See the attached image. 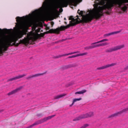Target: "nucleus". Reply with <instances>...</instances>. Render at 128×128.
<instances>
[{
	"label": "nucleus",
	"instance_id": "4468645a",
	"mask_svg": "<svg viewBox=\"0 0 128 128\" xmlns=\"http://www.w3.org/2000/svg\"><path fill=\"white\" fill-rule=\"evenodd\" d=\"M80 52L78 51H76L75 52H71L70 53H69L68 54H63L61 55H59L58 56H56L55 57V58H58L59 57H61L63 56H68L70 55H72L74 54H76L77 53H79Z\"/></svg>",
	"mask_w": 128,
	"mask_h": 128
},
{
	"label": "nucleus",
	"instance_id": "dca6fc26",
	"mask_svg": "<svg viewBox=\"0 0 128 128\" xmlns=\"http://www.w3.org/2000/svg\"><path fill=\"white\" fill-rule=\"evenodd\" d=\"M116 63H112L110 64H108L102 66V70L106 69L110 67L114 66L116 65Z\"/></svg>",
	"mask_w": 128,
	"mask_h": 128
},
{
	"label": "nucleus",
	"instance_id": "b1692460",
	"mask_svg": "<svg viewBox=\"0 0 128 128\" xmlns=\"http://www.w3.org/2000/svg\"><path fill=\"white\" fill-rule=\"evenodd\" d=\"M49 31H50V30H49V31H48L44 32V33H41L39 35L40 36V37H43L45 35V34H47L48 33H50L49 32Z\"/></svg>",
	"mask_w": 128,
	"mask_h": 128
},
{
	"label": "nucleus",
	"instance_id": "f257e3e1",
	"mask_svg": "<svg viewBox=\"0 0 128 128\" xmlns=\"http://www.w3.org/2000/svg\"><path fill=\"white\" fill-rule=\"evenodd\" d=\"M114 3L110 2L106 4L103 6H99L92 12V14H87L84 17L82 21L84 22H90L94 18L98 19L99 18L103 15L104 10L106 9L110 10L114 6Z\"/></svg>",
	"mask_w": 128,
	"mask_h": 128
},
{
	"label": "nucleus",
	"instance_id": "a211bd4d",
	"mask_svg": "<svg viewBox=\"0 0 128 128\" xmlns=\"http://www.w3.org/2000/svg\"><path fill=\"white\" fill-rule=\"evenodd\" d=\"M26 74H23L22 75H19V76H16L14 77L15 80H17L18 79H19L21 78H22L23 77H24V76H26Z\"/></svg>",
	"mask_w": 128,
	"mask_h": 128
},
{
	"label": "nucleus",
	"instance_id": "4be33fe9",
	"mask_svg": "<svg viewBox=\"0 0 128 128\" xmlns=\"http://www.w3.org/2000/svg\"><path fill=\"white\" fill-rule=\"evenodd\" d=\"M81 99H82V98H75V99H74L73 100V101L72 104H71L70 105V106H72V105H73L74 104L75 102L77 101L80 100H81Z\"/></svg>",
	"mask_w": 128,
	"mask_h": 128
},
{
	"label": "nucleus",
	"instance_id": "ddd939ff",
	"mask_svg": "<svg viewBox=\"0 0 128 128\" xmlns=\"http://www.w3.org/2000/svg\"><path fill=\"white\" fill-rule=\"evenodd\" d=\"M120 32V31L112 32L108 34H104V38H105L107 36H108L112 35L115 34L119 33Z\"/></svg>",
	"mask_w": 128,
	"mask_h": 128
},
{
	"label": "nucleus",
	"instance_id": "4c0bfd02",
	"mask_svg": "<svg viewBox=\"0 0 128 128\" xmlns=\"http://www.w3.org/2000/svg\"><path fill=\"white\" fill-rule=\"evenodd\" d=\"M97 70H102V66L98 68H97Z\"/></svg>",
	"mask_w": 128,
	"mask_h": 128
},
{
	"label": "nucleus",
	"instance_id": "c85d7f7f",
	"mask_svg": "<svg viewBox=\"0 0 128 128\" xmlns=\"http://www.w3.org/2000/svg\"><path fill=\"white\" fill-rule=\"evenodd\" d=\"M34 76L33 75H30L29 76H28V77H26V79L27 80H29L30 79H31L33 78H34Z\"/></svg>",
	"mask_w": 128,
	"mask_h": 128
},
{
	"label": "nucleus",
	"instance_id": "e433bc0d",
	"mask_svg": "<svg viewBox=\"0 0 128 128\" xmlns=\"http://www.w3.org/2000/svg\"><path fill=\"white\" fill-rule=\"evenodd\" d=\"M38 12V11L37 10H36L33 12L32 13L34 14H35L37 13Z\"/></svg>",
	"mask_w": 128,
	"mask_h": 128
},
{
	"label": "nucleus",
	"instance_id": "ea45409f",
	"mask_svg": "<svg viewBox=\"0 0 128 128\" xmlns=\"http://www.w3.org/2000/svg\"><path fill=\"white\" fill-rule=\"evenodd\" d=\"M125 69L126 70H128V66L125 68Z\"/></svg>",
	"mask_w": 128,
	"mask_h": 128
},
{
	"label": "nucleus",
	"instance_id": "c9c22d12",
	"mask_svg": "<svg viewBox=\"0 0 128 128\" xmlns=\"http://www.w3.org/2000/svg\"><path fill=\"white\" fill-rule=\"evenodd\" d=\"M15 80V78L14 77L13 78H11L8 80H7L8 82L9 81H11L13 80Z\"/></svg>",
	"mask_w": 128,
	"mask_h": 128
},
{
	"label": "nucleus",
	"instance_id": "2eb2a0df",
	"mask_svg": "<svg viewBox=\"0 0 128 128\" xmlns=\"http://www.w3.org/2000/svg\"><path fill=\"white\" fill-rule=\"evenodd\" d=\"M120 111L114 114H113L110 116L108 117V118H113L118 116L122 114Z\"/></svg>",
	"mask_w": 128,
	"mask_h": 128
},
{
	"label": "nucleus",
	"instance_id": "58836bf2",
	"mask_svg": "<svg viewBox=\"0 0 128 128\" xmlns=\"http://www.w3.org/2000/svg\"><path fill=\"white\" fill-rule=\"evenodd\" d=\"M51 25L52 26V27L54 24V23L53 22H51Z\"/></svg>",
	"mask_w": 128,
	"mask_h": 128
},
{
	"label": "nucleus",
	"instance_id": "f704fd0d",
	"mask_svg": "<svg viewBox=\"0 0 128 128\" xmlns=\"http://www.w3.org/2000/svg\"><path fill=\"white\" fill-rule=\"evenodd\" d=\"M55 116V115H52L50 116H48L47 117V118L48 120L50 119H51L52 118L54 117Z\"/></svg>",
	"mask_w": 128,
	"mask_h": 128
},
{
	"label": "nucleus",
	"instance_id": "39448f33",
	"mask_svg": "<svg viewBox=\"0 0 128 128\" xmlns=\"http://www.w3.org/2000/svg\"><path fill=\"white\" fill-rule=\"evenodd\" d=\"M20 17L19 16H17L16 18V21L18 23V28L24 30L25 28L28 27L30 26V24L28 22H26L22 24L20 23V22H22L24 20L23 18Z\"/></svg>",
	"mask_w": 128,
	"mask_h": 128
},
{
	"label": "nucleus",
	"instance_id": "bb28decb",
	"mask_svg": "<svg viewBox=\"0 0 128 128\" xmlns=\"http://www.w3.org/2000/svg\"><path fill=\"white\" fill-rule=\"evenodd\" d=\"M88 54V53L87 52H85L82 53L78 54V56L86 55H87Z\"/></svg>",
	"mask_w": 128,
	"mask_h": 128
},
{
	"label": "nucleus",
	"instance_id": "f03ea898",
	"mask_svg": "<svg viewBox=\"0 0 128 128\" xmlns=\"http://www.w3.org/2000/svg\"><path fill=\"white\" fill-rule=\"evenodd\" d=\"M39 38L38 36H36L33 38L32 37L27 36V37H25L22 40H20L18 43H16V42H14L11 44L12 46H14L17 47L20 44H23L26 45L30 44H34V42Z\"/></svg>",
	"mask_w": 128,
	"mask_h": 128
},
{
	"label": "nucleus",
	"instance_id": "0eeeda50",
	"mask_svg": "<svg viewBox=\"0 0 128 128\" xmlns=\"http://www.w3.org/2000/svg\"><path fill=\"white\" fill-rule=\"evenodd\" d=\"M108 39H104L98 41L97 42L92 43L91 44V46H90L91 48V49H92L98 47L104 46L108 45L109 44L107 42H104L99 44H97L108 41Z\"/></svg>",
	"mask_w": 128,
	"mask_h": 128
},
{
	"label": "nucleus",
	"instance_id": "6ab92c4d",
	"mask_svg": "<svg viewBox=\"0 0 128 128\" xmlns=\"http://www.w3.org/2000/svg\"><path fill=\"white\" fill-rule=\"evenodd\" d=\"M46 72H45L42 73H39V74H36L34 75H33L34 76V78L38 76H42L44 74H45L46 73Z\"/></svg>",
	"mask_w": 128,
	"mask_h": 128
},
{
	"label": "nucleus",
	"instance_id": "6e6552de",
	"mask_svg": "<svg viewBox=\"0 0 128 128\" xmlns=\"http://www.w3.org/2000/svg\"><path fill=\"white\" fill-rule=\"evenodd\" d=\"M124 47V44H122L119 46H117L113 48H111L106 50V52H112L117 50H120Z\"/></svg>",
	"mask_w": 128,
	"mask_h": 128
},
{
	"label": "nucleus",
	"instance_id": "f3484780",
	"mask_svg": "<svg viewBox=\"0 0 128 128\" xmlns=\"http://www.w3.org/2000/svg\"><path fill=\"white\" fill-rule=\"evenodd\" d=\"M66 95V94H62L58 95L55 96L54 97V99H59L60 98H63L64 96H65Z\"/></svg>",
	"mask_w": 128,
	"mask_h": 128
},
{
	"label": "nucleus",
	"instance_id": "c756f323",
	"mask_svg": "<svg viewBox=\"0 0 128 128\" xmlns=\"http://www.w3.org/2000/svg\"><path fill=\"white\" fill-rule=\"evenodd\" d=\"M80 22H80V21H78V22H73L72 20L70 21V24H76L77 23H78V24Z\"/></svg>",
	"mask_w": 128,
	"mask_h": 128
},
{
	"label": "nucleus",
	"instance_id": "20e7f679",
	"mask_svg": "<svg viewBox=\"0 0 128 128\" xmlns=\"http://www.w3.org/2000/svg\"><path fill=\"white\" fill-rule=\"evenodd\" d=\"M78 23L76 24H69L66 26H62L60 27H58L56 29H52L50 30L49 32L50 33H54L55 34H59L60 31L63 30L65 29L68 28L71 26H73L76 25L78 24Z\"/></svg>",
	"mask_w": 128,
	"mask_h": 128
},
{
	"label": "nucleus",
	"instance_id": "5701e85b",
	"mask_svg": "<svg viewBox=\"0 0 128 128\" xmlns=\"http://www.w3.org/2000/svg\"><path fill=\"white\" fill-rule=\"evenodd\" d=\"M8 30H7L6 29H4L2 30L0 28V34L4 32L7 33Z\"/></svg>",
	"mask_w": 128,
	"mask_h": 128
},
{
	"label": "nucleus",
	"instance_id": "393cba45",
	"mask_svg": "<svg viewBox=\"0 0 128 128\" xmlns=\"http://www.w3.org/2000/svg\"><path fill=\"white\" fill-rule=\"evenodd\" d=\"M127 7L126 6H125L124 7H122L121 8V9L123 12H126L127 10Z\"/></svg>",
	"mask_w": 128,
	"mask_h": 128
},
{
	"label": "nucleus",
	"instance_id": "37998d69",
	"mask_svg": "<svg viewBox=\"0 0 128 128\" xmlns=\"http://www.w3.org/2000/svg\"><path fill=\"white\" fill-rule=\"evenodd\" d=\"M64 20H66V18H64Z\"/></svg>",
	"mask_w": 128,
	"mask_h": 128
},
{
	"label": "nucleus",
	"instance_id": "7c9ffc66",
	"mask_svg": "<svg viewBox=\"0 0 128 128\" xmlns=\"http://www.w3.org/2000/svg\"><path fill=\"white\" fill-rule=\"evenodd\" d=\"M78 56V54L76 55H74L72 56H70L68 57V58H71L76 57Z\"/></svg>",
	"mask_w": 128,
	"mask_h": 128
},
{
	"label": "nucleus",
	"instance_id": "a878e982",
	"mask_svg": "<svg viewBox=\"0 0 128 128\" xmlns=\"http://www.w3.org/2000/svg\"><path fill=\"white\" fill-rule=\"evenodd\" d=\"M128 111V107L123 109L122 110L120 111V112H121V113L122 114L124 112H126Z\"/></svg>",
	"mask_w": 128,
	"mask_h": 128
},
{
	"label": "nucleus",
	"instance_id": "412c9836",
	"mask_svg": "<svg viewBox=\"0 0 128 128\" xmlns=\"http://www.w3.org/2000/svg\"><path fill=\"white\" fill-rule=\"evenodd\" d=\"M86 90H82L80 91L79 92H76L75 93V94H83L86 92Z\"/></svg>",
	"mask_w": 128,
	"mask_h": 128
},
{
	"label": "nucleus",
	"instance_id": "f8f14e48",
	"mask_svg": "<svg viewBox=\"0 0 128 128\" xmlns=\"http://www.w3.org/2000/svg\"><path fill=\"white\" fill-rule=\"evenodd\" d=\"M22 88V86H20V87L16 89L15 90H13L11 92L8 93V96H10L13 94H14L18 92V91L20 90Z\"/></svg>",
	"mask_w": 128,
	"mask_h": 128
},
{
	"label": "nucleus",
	"instance_id": "79ce46f5",
	"mask_svg": "<svg viewBox=\"0 0 128 128\" xmlns=\"http://www.w3.org/2000/svg\"><path fill=\"white\" fill-rule=\"evenodd\" d=\"M3 110H0V112H2Z\"/></svg>",
	"mask_w": 128,
	"mask_h": 128
},
{
	"label": "nucleus",
	"instance_id": "473e14b6",
	"mask_svg": "<svg viewBox=\"0 0 128 128\" xmlns=\"http://www.w3.org/2000/svg\"><path fill=\"white\" fill-rule=\"evenodd\" d=\"M78 14L82 16L83 14V12L82 11H80L79 9L78 11Z\"/></svg>",
	"mask_w": 128,
	"mask_h": 128
},
{
	"label": "nucleus",
	"instance_id": "423d86ee",
	"mask_svg": "<svg viewBox=\"0 0 128 128\" xmlns=\"http://www.w3.org/2000/svg\"><path fill=\"white\" fill-rule=\"evenodd\" d=\"M26 34V33L24 31H22L20 30L14 38H6V40L10 44H11L13 42H16L18 39L22 38L24 35Z\"/></svg>",
	"mask_w": 128,
	"mask_h": 128
},
{
	"label": "nucleus",
	"instance_id": "72a5a7b5",
	"mask_svg": "<svg viewBox=\"0 0 128 128\" xmlns=\"http://www.w3.org/2000/svg\"><path fill=\"white\" fill-rule=\"evenodd\" d=\"M84 49L86 50H88L90 49H91L90 46H86L84 48Z\"/></svg>",
	"mask_w": 128,
	"mask_h": 128
},
{
	"label": "nucleus",
	"instance_id": "9d476101",
	"mask_svg": "<svg viewBox=\"0 0 128 128\" xmlns=\"http://www.w3.org/2000/svg\"><path fill=\"white\" fill-rule=\"evenodd\" d=\"M128 3V0H118L114 2V4H118V7L121 8V6L123 5H125V3ZM128 6V4H127Z\"/></svg>",
	"mask_w": 128,
	"mask_h": 128
},
{
	"label": "nucleus",
	"instance_id": "1a4fd4ad",
	"mask_svg": "<svg viewBox=\"0 0 128 128\" xmlns=\"http://www.w3.org/2000/svg\"><path fill=\"white\" fill-rule=\"evenodd\" d=\"M94 116V113L92 112H90L88 113L83 114L80 116L79 118V119H80L82 118H90L93 116Z\"/></svg>",
	"mask_w": 128,
	"mask_h": 128
},
{
	"label": "nucleus",
	"instance_id": "c03bdc74",
	"mask_svg": "<svg viewBox=\"0 0 128 128\" xmlns=\"http://www.w3.org/2000/svg\"><path fill=\"white\" fill-rule=\"evenodd\" d=\"M64 40H62V41H63Z\"/></svg>",
	"mask_w": 128,
	"mask_h": 128
},
{
	"label": "nucleus",
	"instance_id": "7ed1b4c3",
	"mask_svg": "<svg viewBox=\"0 0 128 128\" xmlns=\"http://www.w3.org/2000/svg\"><path fill=\"white\" fill-rule=\"evenodd\" d=\"M12 45L6 40V38L4 36L0 37V56L3 54L4 52L8 50L9 46Z\"/></svg>",
	"mask_w": 128,
	"mask_h": 128
},
{
	"label": "nucleus",
	"instance_id": "aec40b11",
	"mask_svg": "<svg viewBox=\"0 0 128 128\" xmlns=\"http://www.w3.org/2000/svg\"><path fill=\"white\" fill-rule=\"evenodd\" d=\"M74 66L75 65L74 64H70L64 66V69H66L72 67H74Z\"/></svg>",
	"mask_w": 128,
	"mask_h": 128
},
{
	"label": "nucleus",
	"instance_id": "a19ab883",
	"mask_svg": "<svg viewBox=\"0 0 128 128\" xmlns=\"http://www.w3.org/2000/svg\"><path fill=\"white\" fill-rule=\"evenodd\" d=\"M64 23H65V24H67V22H64Z\"/></svg>",
	"mask_w": 128,
	"mask_h": 128
},
{
	"label": "nucleus",
	"instance_id": "cd10ccee",
	"mask_svg": "<svg viewBox=\"0 0 128 128\" xmlns=\"http://www.w3.org/2000/svg\"><path fill=\"white\" fill-rule=\"evenodd\" d=\"M47 118L46 117L45 118H43V119L40 120V121L41 122V124L42 123L48 120Z\"/></svg>",
	"mask_w": 128,
	"mask_h": 128
},
{
	"label": "nucleus",
	"instance_id": "2f4dec72",
	"mask_svg": "<svg viewBox=\"0 0 128 128\" xmlns=\"http://www.w3.org/2000/svg\"><path fill=\"white\" fill-rule=\"evenodd\" d=\"M89 126V125L88 124H84L83 126H82L81 128H86V127H87Z\"/></svg>",
	"mask_w": 128,
	"mask_h": 128
},
{
	"label": "nucleus",
	"instance_id": "9b49d317",
	"mask_svg": "<svg viewBox=\"0 0 128 128\" xmlns=\"http://www.w3.org/2000/svg\"><path fill=\"white\" fill-rule=\"evenodd\" d=\"M86 15H85V16H84L83 17H82V20H80V19L79 18H78H78H76V19H74L73 17V16H70L69 18V20H72V21L73 22H78V21H80V22H83V23H87V22H84L83 21V18L84 17L86 16ZM76 16L78 17V16Z\"/></svg>",
	"mask_w": 128,
	"mask_h": 128
}]
</instances>
